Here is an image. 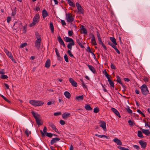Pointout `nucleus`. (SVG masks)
Wrapping results in <instances>:
<instances>
[{
    "instance_id": "obj_1",
    "label": "nucleus",
    "mask_w": 150,
    "mask_h": 150,
    "mask_svg": "<svg viewBox=\"0 0 150 150\" xmlns=\"http://www.w3.org/2000/svg\"><path fill=\"white\" fill-rule=\"evenodd\" d=\"M31 113L34 118L35 119L36 123L39 126V125H42V123H41L40 121L41 119H40V114L35 112L34 111H32Z\"/></svg>"
},
{
    "instance_id": "obj_2",
    "label": "nucleus",
    "mask_w": 150,
    "mask_h": 150,
    "mask_svg": "<svg viewBox=\"0 0 150 150\" xmlns=\"http://www.w3.org/2000/svg\"><path fill=\"white\" fill-rule=\"evenodd\" d=\"M30 103L32 105L35 106H40L44 104V102L41 100H31L29 101Z\"/></svg>"
},
{
    "instance_id": "obj_3",
    "label": "nucleus",
    "mask_w": 150,
    "mask_h": 150,
    "mask_svg": "<svg viewBox=\"0 0 150 150\" xmlns=\"http://www.w3.org/2000/svg\"><path fill=\"white\" fill-rule=\"evenodd\" d=\"M141 92L143 95L146 96L149 93V91L146 84H144L140 87Z\"/></svg>"
},
{
    "instance_id": "obj_4",
    "label": "nucleus",
    "mask_w": 150,
    "mask_h": 150,
    "mask_svg": "<svg viewBox=\"0 0 150 150\" xmlns=\"http://www.w3.org/2000/svg\"><path fill=\"white\" fill-rule=\"evenodd\" d=\"M40 16L39 13L35 14L33 18L32 23L30 24V26H34L39 21Z\"/></svg>"
},
{
    "instance_id": "obj_5",
    "label": "nucleus",
    "mask_w": 150,
    "mask_h": 150,
    "mask_svg": "<svg viewBox=\"0 0 150 150\" xmlns=\"http://www.w3.org/2000/svg\"><path fill=\"white\" fill-rule=\"evenodd\" d=\"M66 19L69 23H71L74 20V17L72 16L71 14L67 13L66 14Z\"/></svg>"
},
{
    "instance_id": "obj_6",
    "label": "nucleus",
    "mask_w": 150,
    "mask_h": 150,
    "mask_svg": "<svg viewBox=\"0 0 150 150\" xmlns=\"http://www.w3.org/2000/svg\"><path fill=\"white\" fill-rule=\"evenodd\" d=\"M76 6L77 7L78 12L79 13H81L83 14L84 10L82 8L81 5L78 2H76Z\"/></svg>"
},
{
    "instance_id": "obj_7",
    "label": "nucleus",
    "mask_w": 150,
    "mask_h": 150,
    "mask_svg": "<svg viewBox=\"0 0 150 150\" xmlns=\"http://www.w3.org/2000/svg\"><path fill=\"white\" fill-rule=\"evenodd\" d=\"M42 40L37 39L35 42V46L37 49L39 50L40 47V44Z\"/></svg>"
},
{
    "instance_id": "obj_8",
    "label": "nucleus",
    "mask_w": 150,
    "mask_h": 150,
    "mask_svg": "<svg viewBox=\"0 0 150 150\" xmlns=\"http://www.w3.org/2000/svg\"><path fill=\"white\" fill-rule=\"evenodd\" d=\"M69 81L72 86L75 87H76L77 86V83L72 78H69Z\"/></svg>"
},
{
    "instance_id": "obj_9",
    "label": "nucleus",
    "mask_w": 150,
    "mask_h": 150,
    "mask_svg": "<svg viewBox=\"0 0 150 150\" xmlns=\"http://www.w3.org/2000/svg\"><path fill=\"white\" fill-rule=\"evenodd\" d=\"M22 25V23L20 21H16L14 23L13 25V27H15L16 29H18L20 27L21 25Z\"/></svg>"
},
{
    "instance_id": "obj_10",
    "label": "nucleus",
    "mask_w": 150,
    "mask_h": 150,
    "mask_svg": "<svg viewBox=\"0 0 150 150\" xmlns=\"http://www.w3.org/2000/svg\"><path fill=\"white\" fill-rule=\"evenodd\" d=\"M64 40L66 42L69 43L74 42L72 39L67 37H65L64 38Z\"/></svg>"
},
{
    "instance_id": "obj_11",
    "label": "nucleus",
    "mask_w": 150,
    "mask_h": 150,
    "mask_svg": "<svg viewBox=\"0 0 150 150\" xmlns=\"http://www.w3.org/2000/svg\"><path fill=\"white\" fill-rule=\"evenodd\" d=\"M140 129L141 130L142 132L146 135L149 136L150 135V132L148 129H144L141 128H140Z\"/></svg>"
},
{
    "instance_id": "obj_12",
    "label": "nucleus",
    "mask_w": 150,
    "mask_h": 150,
    "mask_svg": "<svg viewBox=\"0 0 150 150\" xmlns=\"http://www.w3.org/2000/svg\"><path fill=\"white\" fill-rule=\"evenodd\" d=\"M111 110L117 116H118L119 117H121L120 113L117 109L114 108H111Z\"/></svg>"
},
{
    "instance_id": "obj_13",
    "label": "nucleus",
    "mask_w": 150,
    "mask_h": 150,
    "mask_svg": "<svg viewBox=\"0 0 150 150\" xmlns=\"http://www.w3.org/2000/svg\"><path fill=\"white\" fill-rule=\"evenodd\" d=\"M47 128L46 127H45L43 128V132L42 130L40 131V132L41 133L42 136L43 137H45V134H46L47 133Z\"/></svg>"
},
{
    "instance_id": "obj_14",
    "label": "nucleus",
    "mask_w": 150,
    "mask_h": 150,
    "mask_svg": "<svg viewBox=\"0 0 150 150\" xmlns=\"http://www.w3.org/2000/svg\"><path fill=\"white\" fill-rule=\"evenodd\" d=\"M101 124L100 125V126L103 128V129L105 131H106L107 130L106 127V123L104 121H101Z\"/></svg>"
},
{
    "instance_id": "obj_15",
    "label": "nucleus",
    "mask_w": 150,
    "mask_h": 150,
    "mask_svg": "<svg viewBox=\"0 0 150 150\" xmlns=\"http://www.w3.org/2000/svg\"><path fill=\"white\" fill-rule=\"evenodd\" d=\"M76 40L77 43L79 45V46H80L82 48H84V46L81 43L82 41H81L80 38H79V39H78L77 38H76Z\"/></svg>"
},
{
    "instance_id": "obj_16",
    "label": "nucleus",
    "mask_w": 150,
    "mask_h": 150,
    "mask_svg": "<svg viewBox=\"0 0 150 150\" xmlns=\"http://www.w3.org/2000/svg\"><path fill=\"white\" fill-rule=\"evenodd\" d=\"M139 143L142 148L144 149L146 148L147 144L146 142L144 141H139Z\"/></svg>"
},
{
    "instance_id": "obj_17",
    "label": "nucleus",
    "mask_w": 150,
    "mask_h": 150,
    "mask_svg": "<svg viewBox=\"0 0 150 150\" xmlns=\"http://www.w3.org/2000/svg\"><path fill=\"white\" fill-rule=\"evenodd\" d=\"M62 117L63 119H65L70 117V114L68 112H65L62 114Z\"/></svg>"
},
{
    "instance_id": "obj_18",
    "label": "nucleus",
    "mask_w": 150,
    "mask_h": 150,
    "mask_svg": "<svg viewBox=\"0 0 150 150\" xmlns=\"http://www.w3.org/2000/svg\"><path fill=\"white\" fill-rule=\"evenodd\" d=\"M108 79V81L109 82V83L110 84V86H111V87L114 88L115 87V85H114V82L112 81V80H111L110 78H109ZM111 89H112V88H111Z\"/></svg>"
},
{
    "instance_id": "obj_19",
    "label": "nucleus",
    "mask_w": 150,
    "mask_h": 150,
    "mask_svg": "<svg viewBox=\"0 0 150 150\" xmlns=\"http://www.w3.org/2000/svg\"><path fill=\"white\" fill-rule=\"evenodd\" d=\"M89 69L94 74H96V71L94 67L88 64L87 65Z\"/></svg>"
},
{
    "instance_id": "obj_20",
    "label": "nucleus",
    "mask_w": 150,
    "mask_h": 150,
    "mask_svg": "<svg viewBox=\"0 0 150 150\" xmlns=\"http://www.w3.org/2000/svg\"><path fill=\"white\" fill-rule=\"evenodd\" d=\"M42 17L44 18H45L46 17L48 16V13L45 9H44L42 10Z\"/></svg>"
},
{
    "instance_id": "obj_21",
    "label": "nucleus",
    "mask_w": 150,
    "mask_h": 150,
    "mask_svg": "<svg viewBox=\"0 0 150 150\" xmlns=\"http://www.w3.org/2000/svg\"><path fill=\"white\" fill-rule=\"evenodd\" d=\"M75 45L74 42L72 43H68L67 45V48L69 49V50H71L72 48V47L74 45Z\"/></svg>"
},
{
    "instance_id": "obj_22",
    "label": "nucleus",
    "mask_w": 150,
    "mask_h": 150,
    "mask_svg": "<svg viewBox=\"0 0 150 150\" xmlns=\"http://www.w3.org/2000/svg\"><path fill=\"white\" fill-rule=\"evenodd\" d=\"M50 59H47L45 64V67L47 68H49L50 66Z\"/></svg>"
},
{
    "instance_id": "obj_23",
    "label": "nucleus",
    "mask_w": 150,
    "mask_h": 150,
    "mask_svg": "<svg viewBox=\"0 0 150 150\" xmlns=\"http://www.w3.org/2000/svg\"><path fill=\"white\" fill-rule=\"evenodd\" d=\"M103 74L105 75V76L108 79L110 78H112L111 76L109 75L108 74L105 69L103 71Z\"/></svg>"
},
{
    "instance_id": "obj_24",
    "label": "nucleus",
    "mask_w": 150,
    "mask_h": 150,
    "mask_svg": "<svg viewBox=\"0 0 150 150\" xmlns=\"http://www.w3.org/2000/svg\"><path fill=\"white\" fill-rule=\"evenodd\" d=\"M64 94L67 98L69 99L70 98L71 95L69 92L67 91H65L64 93Z\"/></svg>"
},
{
    "instance_id": "obj_25",
    "label": "nucleus",
    "mask_w": 150,
    "mask_h": 150,
    "mask_svg": "<svg viewBox=\"0 0 150 150\" xmlns=\"http://www.w3.org/2000/svg\"><path fill=\"white\" fill-rule=\"evenodd\" d=\"M110 39L111 41H112V42L114 45H117L116 39L115 38L110 37Z\"/></svg>"
},
{
    "instance_id": "obj_26",
    "label": "nucleus",
    "mask_w": 150,
    "mask_h": 150,
    "mask_svg": "<svg viewBox=\"0 0 150 150\" xmlns=\"http://www.w3.org/2000/svg\"><path fill=\"white\" fill-rule=\"evenodd\" d=\"M85 108L86 110H92V108L89 104H86Z\"/></svg>"
},
{
    "instance_id": "obj_27",
    "label": "nucleus",
    "mask_w": 150,
    "mask_h": 150,
    "mask_svg": "<svg viewBox=\"0 0 150 150\" xmlns=\"http://www.w3.org/2000/svg\"><path fill=\"white\" fill-rule=\"evenodd\" d=\"M57 38L59 42L60 45L64 42L63 40L61 38L60 36L59 35L57 37Z\"/></svg>"
},
{
    "instance_id": "obj_28",
    "label": "nucleus",
    "mask_w": 150,
    "mask_h": 150,
    "mask_svg": "<svg viewBox=\"0 0 150 150\" xmlns=\"http://www.w3.org/2000/svg\"><path fill=\"white\" fill-rule=\"evenodd\" d=\"M83 95L81 96H79L76 97L75 98V99L77 100H83Z\"/></svg>"
},
{
    "instance_id": "obj_29",
    "label": "nucleus",
    "mask_w": 150,
    "mask_h": 150,
    "mask_svg": "<svg viewBox=\"0 0 150 150\" xmlns=\"http://www.w3.org/2000/svg\"><path fill=\"white\" fill-rule=\"evenodd\" d=\"M128 123L129 124V125L131 126L132 127L134 125L137 126L136 125V124L134 123V121H132L130 120H129L128 121Z\"/></svg>"
},
{
    "instance_id": "obj_30",
    "label": "nucleus",
    "mask_w": 150,
    "mask_h": 150,
    "mask_svg": "<svg viewBox=\"0 0 150 150\" xmlns=\"http://www.w3.org/2000/svg\"><path fill=\"white\" fill-rule=\"evenodd\" d=\"M48 123L49 126L51 127L53 130L56 128L55 126L53 124L52 122L49 121L48 122Z\"/></svg>"
},
{
    "instance_id": "obj_31",
    "label": "nucleus",
    "mask_w": 150,
    "mask_h": 150,
    "mask_svg": "<svg viewBox=\"0 0 150 150\" xmlns=\"http://www.w3.org/2000/svg\"><path fill=\"white\" fill-rule=\"evenodd\" d=\"M50 26L52 33L54 32V28L52 22H50Z\"/></svg>"
},
{
    "instance_id": "obj_32",
    "label": "nucleus",
    "mask_w": 150,
    "mask_h": 150,
    "mask_svg": "<svg viewBox=\"0 0 150 150\" xmlns=\"http://www.w3.org/2000/svg\"><path fill=\"white\" fill-rule=\"evenodd\" d=\"M17 11L16 8L15 7L13 10H12V12L11 13V15L13 16H14L16 13Z\"/></svg>"
},
{
    "instance_id": "obj_33",
    "label": "nucleus",
    "mask_w": 150,
    "mask_h": 150,
    "mask_svg": "<svg viewBox=\"0 0 150 150\" xmlns=\"http://www.w3.org/2000/svg\"><path fill=\"white\" fill-rule=\"evenodd\" d=\"M35 35L37 38V39H39L40 40H42L41 38V35H40L39 33L38 32H35Z\"/></svg>"
},
{
    "instance_id": "obj_34",
    "label": "nucleus",
    "mask_w": 150,
    "mask_h": 150,
    "mask_svg": "<svg viewBox=\"0 0 150 150\" xmlns=\"http://www.w3.org/2000/svg\"><path fill=\"white\" fill-rule=\"evenodd\" d=\"M91 43L92 45H97L95 40V38H92Z\"/></svg>"
},
{
    "instance_id": "obj_35",
    "label": "nucleus",
    "mask_w": 150,
    "mask_h": 150,
    "mask_svg": "<svg viewBox=\"0 0 150 150\" xmlns=\"http://www.w3.org/2000/svg\"><path fill=\"white\" fill-rule=\"evenodd\" d=\"M137 136L138 137L141 138H143L144 137V136L142 135V132L140 131H138Z\"/></svg>"
},
{
    "instance_id": "obj_36",
    "label": "nucleus",
    "mask_w": 150,
    "mask_h": 150,
    "mask_svg": "<svg viewBox=\"0 0 150 150\" xmlns=\"http://www.w3.org/2000/svg\"><path fill=\"white\" fill-rule=\"evenodd\" d=\"M116 78L117 79L116 80L117 82L120 84H122V82L120 77L118 76H117Z\"/></svg>"
},
{
    "instance_id": "obj_37",
    "label": "nucleus",
    "mask_w": 150,
    "mask_h": 150,
    "mask_svg": "<svg viewBox=\"0 0 150 150\" xmlns=\"http://www.w3.org/2000/svg\"><path fill=\"white\" fill-rule=\"evenodd\" d=\"M117 148L120 150H130L127 148L121 146H117Z\"/></svg>"
},
{
    "instance_id": "obj_38",
    "label": "nucleus",
    "mask_w": 150,
    "mask_h": 150,
    "mask_svg": "<svg viewBox=\"0 0 150 150\" xmlns=\"http://www.w3.org/2000/svg\"><path fill=\"white\" fill-rule=\"evenodd\" d=\"M99 109L98 107H96L94 109L93 112L94 113H97L99 111Z\"/></svg>"
},
{
    "instance_id": "obj_39",
    "label": "nucleus",
    "mask_w": 150,
    "mask_h": 150,
    "mask_svg": "<svg viewBox=\"0 0 150 150\" xmlns=\"http://www.w3.org/2000/svg\"><path fill=\"white\" fill-rule=\"evenodd\" d=\"M67 53L71 57H74L73 54L71 53V50H68L67 51Z\"/></svg>"
},
{
    "instance_id": "obj_40",
    "label": "nucleus",
    "mask_w": 150,
    "mask_h": 150,
    "mask_svg": "<svg viewBox=\"0 0 150 150\" xmlns=\"http://www.w3.org/2000/svg\"><path fill=\"white\" fill-rule=\"evenodd\" d=\"M64 58L65 61L67 62H69L68 58L67 55L66 54H65L64 56Z\"/></svg>"
},
{
    "instance_id": "obj_41",
    "label": "nucleus",
    "mask_w": 150,
    "mask_h": 150,
    "mask_svg": "<svg viewBox=\"0 0 150 150\" xmlns=\"http://www.w3.org/2000/svg\"><path fill=\"white\" fill-rule=\"evenodd\" d=\"M68 4L69 5L72 7H74L75 6V4L74 3H73L71 1H70L68 2Z\"/></svg>"
},
{
    "instance_id": "obj_42",
    "label": "nucleus",
    "mask_w": 150,
    "mask_h": 150,
    "mask_svg": "<svg viewBox=\"0 0 150 150\" xmlns=\"http://www.w3.org/2000/svg\"><path fill=\"white\" fill-rule=\"evenodd\" d=\"M73 33L72 30H69L68 32V34L69 36H71L72 35Z\"/></svg>"
},
{
    "instance_id": "obj_43",
    "label": "nucleus",
    "mask_w": 150,
    "mask_h": 150,
    "mask_svg": "<svg viewBox=\"0 0 150 150\" xmlns=\"http://www.w3.org/2000/svg\"><path fill=\"white\" fill-rule=\"evenodd\" d=\"M46 135L48 137H51L52 136L53 134L50 133L48 132L47 133H46Z\"/></svg>"
},
{
    "instance_id": "obj_44",
    "label": "nucleus",
    "mask_w": 150,
    "mask_h": 150,
    "mask_svg": "<svg viewBox=\"0 0 150 150\" xmlns=\"http://www.w3.org/2000/svg\"><path fill=\"white\" fill-rule=\"evenodd\" d=\"M8 78V76L6 75H5V74H3L1 75V78L2 79H7Z\"/></svg>"
},
{
    "instance_id": "obj_45",
    "label": "nucleus",
    "mask_w": 150,
    "mask_h": 150,
    "mask_svg": "<svg viewBox=\"0 0 150 150\" xmlns=\"http://www.w3.org/2000/svg\"><path fill=\"white\" fill-rule=\"evenodd\" d=\"M55 51L56 54L57 55V57H59L60 54L59 53V52L58 50V49H57V48H55Z\"/></svg>"
},
{
    "instance_id": "obj_46",
    "label": "nucleus",
    "mask_w": 150,
    "mask_h": 150,
    "mask_svg": "<svg viewBox=\"0 0 150 150\" xmlns=\"http://www.w3.org/2000/svg\"><path fill=\"white\" fill-rule=\"evenodd\" d=\"M108 44L109 45L111 46L112 48H114L116 45H114L112 43V42H108Z\"/></svg>"
},
{
    "instance_id": "obj_47",
    "label": "nucleus",
    "mask_w": 150,
    "mask_h": 150,
    "mask_svg": "<svg viewBox=\"0 0 150 150\" xmlns=\"http://www.w3.org/2000/svg\"><path fill=\"white\" fill-rule=\"evenodd\" d=\"M4 52L8 56H9V55H10V54H12L10 52H9V51L6 49H5Z\"/></svg>"
},
{
    "instance_id": "obj_48",
    "label": "nucleus",
    "mask_w": 150,
    "mask_h": 150,
    "mask_svg": "<svg viewBox=\"0 0 150 150\" xmlns=\"http://www.w3.org/2000/svg\"><path fill=\"white\" fill-rule=\"evenodd\" d=\"M113 48L115 50L116 52L119 54H120V52L117 49L116 46H115Z\"/></svg>"
},
{
    "instance_id": "obj_49",
    "label": "nucleus",
    "mask_w": 150,
    "mask_h": 150,
    "mask_svg": "<svg viewBox=\"0 0 150 150\" xmlns=\"http://www.w3.org/2000/svg\"><path fill=\"white\" fill-rule=\"evenodd\" d=\"M95 136H97L99 137L100 138H102V137H106V135H100L99 134H95Z\"/></svg>"
},
{
    "instance_id": "obj_50",
    "label": "nucleus",
    "mask_w": 150,
    "mask_h": 150,
    "mask_svg": "<svg viewBox=\"0 0 150 150\" xmlns=\"http://www.w3.org/2000/svg\"><path fill=\"white\" fill-rule=\"evenodd\" d=\"M27 43L26 42L22 43L20 47L21 48H23L26 46L27 45Z\"/></svg>"
},
{
    "instance_id": "obj_51",
    "label": "nucleus",
    "mask_w": 150,
    "mask_h": 150,
    "mask_svg": "<svg viewBox=\"0 0 150 150\" xmlns=\"http://www.w3.org/2000/svg\"><path fill=\"white\" fill-rule=\"evenodd\" d=\"M127 111L129 113H132V111L130 109L129 107H128V108L127 109Z\"/></svg>"
},
{
    "instance_id": "obj_52",
    "label": "nucleus",
    "mask_w": 150,
    "mask_h": 150,
    "mask_svg": "<svg viewBox=\"0 0 150 150\" xmlns=\"http://www.w3.org/2000/svg\"><path fill=\"white\" fill-rule=\"evenodd\" d=\"M118 145H122V144L121 141H114Z\"/></svg>"
},
{
    "instance_id": "obj_53",
    "label": "nucleus",
    "mask_w": 150,
    "mask_h": 150,
    "mask_svg": "<svg viewBox=\"0 0 150 150\" xmlns=\"http://www.w3.org/2000/svg\"><path fill=\"white\" fill-rule=\"evenodd\" d=\"M11 18L10 16H8L7 18V22L8 23H9V22L11 21Z\"/></svg>"
},
{
    "instance_id": "obj_54",
    "label": "nucleus",
    "mask_w": 150,
    "mask_h": 150,
    "mask_svg": "<svg viewBox=\"0 0 150 150\" xmlns=\"http://www.w3.org/2000/svg\"><path fill=\"white\" fill-rule=\"evenodd\" d=\"M61 24L63 26L66 25V23L64 20H61Z\"/></svg>"
},
{
    "instance_id": "obj_55",
    "label": "nucleus",
    "mask_w": 150,
    "mask_h": 150,
    "mask_svg": "<svg viewBox=\"0 0 150 150\" xmlns=\"http://www.w3.org/2000/svg\"><path fill=\"white\" fill-rule=\"evenodd\" d=\"M60 123L61 125H63L65 124V122L64 121L62 120H60Z\"/></svg>"
},
{
    "instance_id": "obj_56",
    "label": "nucleus",
    "mask_w": 150,
    "mask_h": 150,
    "mask_svg": "<svg viewBox=\"0 0 150 150\" xmlns=\"http://www.w3.org/2000/svg\"><path fill=\"white\" fill-rule=\"evenodd\" d=\"M60 140V138L59 137H55L53 138L51 141H59Z\"/></svg>"
},
{
    "instance_id": "obj_57",
    "label": "nucleus",
    "mask_w": 150,
    "mask_h": 150,
    "mask_svg": "<svg viewBox=\"0 0 150 150\" xmlns=\"http://www.w3.org/2000/svg\"><path fill=\"white\" fill-rule=\"evenodd\" d=\"M26 26H24L23 27V33H25L26 32Z\"/></svg>"
},
{
    "instance_id": "obj_58",
    "label": "nucleus",
    "mask_w": 150,
    "mask_h": 150,
    "mask_svg": "<svg viewBox=\"0 0 150 150\" xmlns=\"http://www.w3.org/2000/svg\"><path fill=\"white\" fill-rule=\"evenodd\" d=\"M143 121L145 123V126L146 127L147 126L148 127H149L150 128V125L148 124H147V123H146V121L145 120L143 119Z\"/></svg>"
},
{
    "instance_id": "obj_59",
    "label": "nucleus",
    "mask_w": 150,
    "mask_h": 150,
    "mask_svg": "<svg viewBox=\"0 0 150 150\" xmlns=\"http://www.w3.org/2000/svg\"><path fill=\"white\" fill-rule=\"evenodd\" d=\"M61 112H54V116H58L60 115H61Z\"/></svg>"
},
{
    "instance_id": "obj_60",
    "label": "nucleus",
    "mask_w": 150,
    "mask_h": 150,
    "mask_svg": "<svg viewBox=\"0 0 150 150\" xmlns=\"http://www.w3.org/2000/svg\"><path fill=\"white\" fill-rule=\"evenodd\" d=\"M133 147L135 149H136L137 150H139V146L137 145H134L133 146Z\"/></svg>"
},
{
    "instance_id": "obj_61",
    "label": "nucleus",
    "mask_w": 150,
    "mask_h": 150,
    "mask_svg": "<svg viewBox=\"0 0 150 150\" xmlns=\"http://www.w3.org/2000/svg\"><path fill=\"white\" fill-rule=\"evenodd\" d=\"M83 31V33L86 34L87 33V30L86 28H84L82 30Z\"/></svg>"
},
{
    "instance_id": "obj_62",
    "label": "nucleus",
    "mask_w": 150,
    "mask_h": 150,
    "mask_svg": "<svg viewBox=\"0 0 150 150\" xmlns=\"http://www.w3.org/2000/svg\"><path fill=\"white\" fill-rule=\"evenodd\" d=\"M103 88V90L105 92H107L108 93V92L107 91V90H106V89L104 87L103 85L102 84H101Z\"/></svg>"
},
{
    "instance_id": "obj_63",
    "label": "nucleus",
    "mask_w": 150,
    "mask_h": 150,
    "mask_svg": "<svg viewBox=\"0 0 150 150\" xmlns=\"http://www.w3.org/2000/svg\"><path fill=\"white\" fill-rule=\"evenodd\" d=\"M87 50H86V51L87 52H89L90 53L92 52L91 50L90 49V48L89 46H88V47H87Z\"/></svg>"
},
{
    "instance_id": "obj_64",
    "label": "nucleus",
    "mask_w": 150,
    "mask_h": 150,
    "mask_svg": "<svg viewBox=\"0 0 150 150\" xmlns=\"http://www.w3.org/2000/svg\"><path fill=\"white\" fill-rule=\"evenodd\" d=\"M110 67H111V68L112 69H115V66L112 63H111Z\"/></svg>"
}]
</instances>
